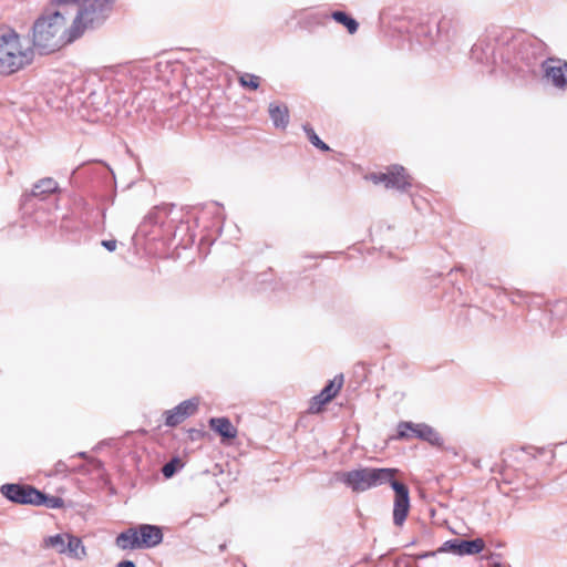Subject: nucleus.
<instances>
[{
  "instance_id": "aec40b11",
  "label": "nucleus",
  "mask_w": 567,
  "mask_h": 567,
  "mask_svg": "<svg viewBox=\"0 0 567 567\" xmlns=\"http://www.w3.org/2000/svg\"><path fill=\"white\" fill-rule=\"evenodd\" d=\"M56 190H58V183L51 177H45L34 184L29 197L44 199L48 195L53 194Z\"/></svg>"
},
{
  "instance_id": "473e14b6",
  "label": "nucleus",
  "mask_w": 567,
  "mask_h": 567,
  "mask_svg": "<svg viewBox=\"0 0 567 567\" xmlns=\"http://www.w3.org/2000/svg\"><path fill=\"white\" fill-rule=\"evenodd\" d=\"M436 554V551H426L422 555L419 556V558H426V557H430V556H434Z\"/></svg>"
},
{
  "instance_id": "bb28decb",
  "label": "nucleus",
  "mask_w": 567,
  "mask_h": 567,
  "mask_svg": "<svg viewBox=\"0 0 567 567\" xmlns=\"http://www.w3.org/2000/svg\"><path fill=\"white\" fill-rule=\"evenodd\" d=\"M302 127L309 142L315 147L324 152H328L330 150V147L323 141L320 140V137L316 134L315 130L309 124H305Z\"/></svg>"
},
{
  "instance_id": "f03ea898",
  "label": "nucleus",
  "mask_w": 567,
  "mask_h": 567,
  "mask_svg": "<svg viewBox=\"0 0 567 567\" xmlns=\"http://www.w3.org/2000/svg\"><path fill=\"white\" fill-rule=\"evenodd\" d=\"M34 49L14 29L0 23V75H11L30 65Z\"/></svg>"
},
{
  "instance_id": "6e6552de",
  "label": "nucleus",
  "mask_w": 567,
  "mask_h": 567,
  "mask_svg": "<svg viewBox=\"0 0 567 567\" xmlns=\"http://www.w3.org/2000/svg\"><path fill=\"white\" fill-rule=\"evenodd\" d=\"M460 29L461 21L455 14L442 16L435 23L437 44L441 45L442 49H449L450 45L456 41Z\"/></svg>"
},
{
  "instance_id": "2f4dec72",
  "label": "nucleus",
  "mask_w": 567,
  "mask_h": 567,
  "mask_svg": "<svg viewBox=\"0 0 567 567\" xmlns=\"http://www.w3.org/2000/svg\"><path fill=\"white\" fill-rule=\"evenodd\" d=\"M116 567H136V565L132 560H122L116 565Z\"/></svg>"
},
{
  "instance_id": "2eb2a0df",
  "label": "nucleus",
  "mask_w": 567,
  "mask_h": 567,
  "mask_svg": "<svg viewBox=\"0 0 567 567\" xmlns=\"http://www.w3.org/2000/svg\"><path fill=\"white\" fill-rule=\"evenodd\" d=\"M107 106V94L104 90L92 91L83 101L82 107L87 111L89 121H99L100 113Z\"/></svg>"
},
{
  "instance_id": "20e7f679",
  "label": "nucleus",
  "mask_w": 567,
  "mask_h": 567,
  "mask_svg": "<svg viewBox=\"0 0 567 567\" xmlns=\"http://www.w3.org/2000/svg\"><path fill=\"white\" fill-rule=\"evenodd\" d=\"M398 472L396 468L361 467L341 473L340 481L352 492L361 493L388 484Z\"/></svg>"
},
{
  "instance_id": "9b49d317",
  "label": "nucleus",
  "mask_w": 567,
  "mask_h": 567,
  "mask_svg": "<svg viewBox=\"0 0 567 567\" xmlns=\"http://www.w3.org/2000/svg\"><path fill=\"white\" fill-rule=\"evenodd\" d=\"M1 494L9 501L17 504H37V497L39 496V489L20 484H3L0 487Z\"/></svg>"
},
{
  "instance_id": "f257e3e1",
  "label": "nucleus",
  "mask_w": 567,
  "mask_h": 567,
  "mask_svg": "<svg viewBox=\"0 0 567 567\" xmlns=\"http://www.w3.org/2000/svg\"><path fill=\"white\" fill-rule=\"evenodd\" d=\"M69 11L62 0H54L34 21L32 43L40 53H50L79 39V28L73 27Z\"/></svg>"
},
{
  "instance_id": "dca6fc26",
  "label": "nucleus",
  "mask_w": 567,
  "mask_h": 567,
  "mask_svg": "<svg viewBox=\"0 0 567 567\" xmlns=\"http://www.w3.org/2000/svg\"><path fill=\"white\" fill-rule=\"evenodd\" d=\"M141 548H152L163 540V532L159 526L142 524L135 527Z\"/></svg>"
},
{
  "instance_id": "7ed1b4c3",
  "label": "nucleus",
  "mask_w": 567,
  "mask_h": 567,
  "mask_svg": "<svg viewBox=\"0 0 567 567\" xmlns=\"http://www.w3.org/2000/svg\"><path fill=\"white\" fill-rule=\"evenodd\" d=\"M73 27L79 28V38L86 28L102 24L109 17L114 0H62Z\"/></svg>"
},
{
  "instance_id": "72a5a7b5",
  "label": "nucleus",
  "mask_w": 567,
  "mask_h": 567,
  "mask_svg": "<svg viewBox=\"0 0 567 567\" xmlns=\"http://www.w3.org/2000/svg\"><path fill=\"white\" fill-rule=\"evenodd\" d=\"M225 549H226V544H221V545H219V550H220V551H224Z\"/></svg>"
},
{
  "instance_id": "cd10ccee",
  "label": "nucleus",
  "mask_w": 567,
  "mask_h": 567,
  "mask_svg": "<svg viewBox=\"0 0 567 567\" xmlns=\"http://www.w3.org/2000/svg\"><path fill=\"white\" fill-rule=\"evenodd\" d=\"M239 83L250 90H257L260 85V78L255 74L245 73L239 78Z\"/></svg>"
},
{
  "instance_id": "ddd939ff",
  "label": "nucleus",
  "mask_w": 567,
  "mask_h": 567,
  "mask_svg": "<svg viewBox=\"0 0 567 567\" xmlns=\"http://www.w3.org/2000/svg\"><path fill=\"white\" fill-rule=\"evenodd\" d=\"M198 405L199 399L192 398L189 400L181 402L172 410L165 411V425L169 427L177 426L178 424L183 423L187 417L194 415L198 410Z\"/></svg>"
},
{
  "instance_id": "f8f14e48",
  "label": "nucleus",
  "mask_w": 567,
  "mask_h": 567,
  "mask_svg": "<svg viewBox=\"0 0 567 567\" xmlns=\"http://www.w3.org/2000/svg\"><path fill=\"white\" fill-rule=\"evenodd\" d=\"M171 210L172 207L167 205L154 207L144 218V221L140 226V231L147 233V230L145 229L147 225H158L162 229L163 235H172L173 238H175L176 231H171L173 227V220L168 218Z\"/></svg>"
},
{
  "instance_id": "39448f33",
  "label": "nucleus",
  "mask_w": 567,
  "mask_h": 567,
  "mask_svg": "<svg viewBox=\"0 0 567 567\" xmlns=\"http://www.w3.org/2000/svg\"><path fill=\"white\" fill-rule=\"evenodd\" d=\"M515 58L524 62L527 66H533L545 54V44L537 38H523L513 42Z\"/></svg>"
},
{
  "instance_id": "f3484780",
  "label": "nucleus",
  "mask_w": 567,
  "mask_h": 567,
  "mask_svg": "<svg viewBox=\"0 0 567 567\" xmlns=\"http://www.w3.org/2000/svg\"><path fill=\"white\" fill-rule=\"evenodd\" d=\"M412 39L415 40L420 45L427 48L437 44V39L432 28L426 23H419L414 27L412 32Z\"/></svg>"
},
{
  "instance_id": "b1692460",
  "label": "nucleus",
  "mask_w": 567,
  "mask_h": 567,
  "mask_svg": "<svg viewBox=\"0 0 567 567\" xmlns=\"http://www.w3.org/2000/svg\"><path fill=\"white\" fill-rule=\"evenodd\" d=\"M331 18L336 22L344 25L350 34H353L358 31L359 23L343 11H333L331 13Z\"/></svg>"
},
{
  "instance_id": "a878e982",
  "label": "nucleus",
  "mask_w": 567,
  "mask_h": 567,
  "mask_svg": "<svg viewBox=\"0 0 567 567\" xmlns=\"http://www.w3.org/2000/svg\"><path fill=\"white\" fill-rule=\"evenodd\" d=\"M343 385V374L336 375L328 384L321 390L324 396L333 399Z\"/></svg>"
},
{
  "instance_id": "4be33fe9",
  "label": "nucleus",
  "mask_w": 567,
  "mask_h": 567,
  "mask_svg": "<svg viewBox=\"0 0 567 567\" xmlns=\"http://www.w3.org/2000/svg\"><path fill=\"white\" fill-rule=\"evenodd\" d=\"M65 555L78 560H83L86 557V549L81 538L69 534Z\"/></svg>"
},
{
  "instance_id": "7c9ffc66",
  "label": "nucleus",
  "mask_w": 567,
  "mask_h": 567,
  "mask_svg": "<svg viewBox=\"0 0 567 567\" xmlns=\"http://www.w3.org/2000/svg\"><path fill=\"white\" fill-rule=\"evenodd\" d=\"M102 246L109 251H114L116 249L117 241L114 239L103 240Z\"/></svg>"
},
{
  "instance_id": "5701e85b",
  "label": "nucleus",
  "mask_w": 567,
  "mask_h": 567,
  "mask_svg": "<svg viewBox=\"0 0 567 567\" xmlns=\"http://www.w3.org/2000/svg\"><path fill=\"white\" fill-rule=\"evenodd\" d=\"M68 539H69V533L56 534V535L47 537L44 539V545L47 547L54 548L59 554H65Z\"/></svg>"
},
{
  "instance_id": "4468645a",
  "label": "nucleus",
  "mask_w": 567,
  "mask_h": 567,
  "mask_svg": "<svg viewBox=\"0 0 567 567\" xmlns=\"http://www.w3.org/2000/svg\"><path fill=\"white\" fill-rule=\"evenodd\" d=\"M484 547L485 543L482 538L471 540L452 539L445 542L437 551L443 553L450 550L456 555L464 556L478 554L484 549Z\"/></svg>"
},
{
  "instance_id": "c756f323",
  "label": "nucleus",
  "mask_w": 567,
  "mask_h": 567,
  "mask_svg": "<svg viewBox=\"0 0 567 567\" xmlns=\"http://www.w3.org/2000/svg\"><path fill=\"white\" fill-rule=\"evenodd\" d=\"M181 466V461L178 458H173L163 466L162 473L165 477L169 478L176 473L177 468Z\"/></svg>"
},
{
  "instance_id": "393cba45",
  "label": "nucleus",
  "mask_w": 567,
  "mask_h": 567,
  "mask_svg": "<svg viewBox=\"0 0 567 567\" xmlns=\"http://www.w3.org/2000/svg\"><path fill=\"white\" fill-rule=\"evenodd\" d=\"M35 506H45L47 508H61L64 505V501L59 496H49L39 491Z\"/></svg>"
},
{
  "instance_id": "9d476101",
  "label": "nucleus",
  "mask_w": 567,
  "mask_h": 567,
  "mask_svg": "<svg viewBox=\"0 0 567 567\" xmlns=\"http://www.w3.org/2000/svg\"><path fill=\"white\" fill-rule=\"evenodd\" d=\"M544 80L559 90L567 87V62L558 58H548L540 63Z\"/></svg>"
},
{
  "instance_id": "423d86ee",
  "label": "nucleus",
  "mask_w": 567,
  "mask_h": 567,
  "mask_svg": "<svg viewBox=\"0 0 567 567\" xmlns=\"http://www.w3.org/2000/svg\"><path fill=\"white\" fill-rule=\"evenodd\" d=\"M369 178L374 184H384L386 188H394L399 192H406L412 185L411 177L400 165L389 167L386 173H373Z\"/></svg>"
},
{
  "instance_id": "c85d7f7f",
  "label": "nucleus",
  "mask_w": 567,
  "mask_h": 567,
  "mask_svg": "<svg viewBox=\"0 0 567 567\" xmlns=\"http://www.w3.org/2000/svg\"><path fill=\"white\" fill-rule=\"evenodd\" d=\"M332 399L331 398H326L323 392H320L319 394H317L316 396L312 398L311 400V403H310V411L312 413H317L321 410V408L327 404L328 402H330Z\"/></svg>"
},
{
  "instance_id": "f704fd0d",
  "label": "nucleus",
  "mask_w": 567,
  "mask_h": 567,
  "mask_svg": "<svg viewBox=\"0 0 567 567\" xmlns=\"http://www.w3.org/2000/svg\"><path fill=\"white\" fill-rule=\"evenodd\" d=\"M79 456H80V457H85V456H86V453H85V452H80V453H79Z\"/></svg>"
},
{
  "instance_id": "a211bd4d",
  "label": "nucleus",
  "mask_w": 567,
  "mask_h": 567,
  "mask_svg": "<svg viewBox=\"0 0 567 567\" xmlns=\"http://www.w3.org/2000/svg\"><path fill=\"white\" fill-rule=\"evenodd\" d=\"M268 112L275 127L285 130L288 126L289 111L285 104L270 103Z\"/></svg>"
},
{
  "instance_id": "412c9836",
  "label": "nucleus",
  "mask_w": 567,
  "mask_h": 567,
  "mask_svg": "<svg viewBox=\"0 0 567 567\" xmlns=\"http://www.w3.org/2000/svg\"><path fill=\"white\" fill-rule=\"evenodd\" d=\"M115 544L121 549L141 548L135 528H128L118 534Z\"/></svg>"
},
{
  "instance_id": "6ab92c4d",
  "label": "nucleus",
  "mask_w": 567,
  "mask_h": 567,
  "mask_svg": "<svg viewBox=\"0 0 567 567\" xmlns=\"http://www.w3.org/2000/svg\"><path fill=\"white\" fill-rule=\"evenodd\" d=\"M209 426L224 439H234L237 435V430L227 417H213Z\"/></svg>"
},
{
  "instance_id": "0eeeda50",
  "label": "nucleus",
  "mask_w": 567,
  "mask_h": 567,
  "mask_svg": "<svg viewBox=\"0 0 567 567\" xmlns=\"http://www.w3.org/2000/svg\"><path fill=\"white\" fill-rule=\"evenodd\" d=\"M408 431H411L412 435L429 442L433 446L441 447L443 445V439L440 433L425 423L400 422L398 425V439H408L410 436Z\"/></svg>"
},
{
  "instance_id": "1a4fd4ad",
  "label": "nucleus",
  "mask_w": 567,
  "mask_h": 567,
  "mask_svg": "<svg viewBox=\"0 0 567 567\" xmlns=\"http://www.w3.org/2000/svg\"><path fill=\"white\" fill-rule=\"evenodd\" d=\"M388 484L394 491L393 502V523L395 526H402L410 511V494L405 484L396 481L394 477Z\"/></svg>"
}]
</instances>
